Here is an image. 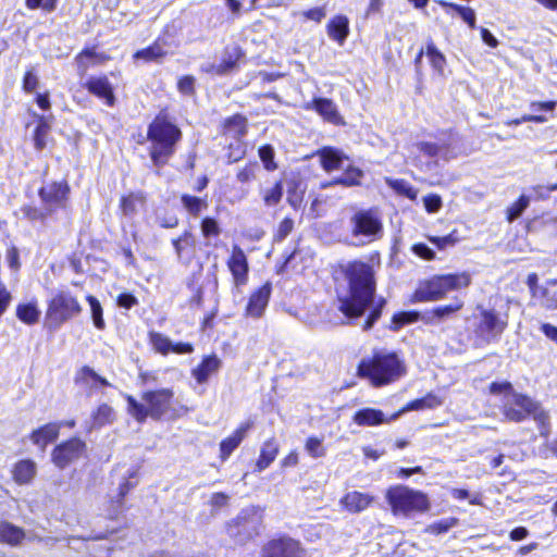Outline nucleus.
Segmentation results:
<instances>
[{"instance_id": "f257e3e1", "label": "nucleus", "mask_w": 557, "mask_h": 557, "mask_svg": "<svg viewBox=\"0 0 557 557\" xmlns=\"http://www.w3.org/2000/svg\"><path fill=\"white\" fill-rule=\"evenodd\" d=\"M342 273L347 283V292L338 297V310L348 321L356 320L373 306L363 330H369L380 319L386 299L375 300L376 280L373 267L363 261H349L342 265Z\"/></svg>"}, {"instance_id": "f03ea898", "label": "nucleus", "mask_w": 557, "mask_h": 557, "mask_svg": "<svg viewBox=\"0 0 557 557\" xmlns=\"http://www.w3.org/2000/svg\"><path fill=\"white\" fill-rule=\"evenodd\" d=\"M405 373L403 360L394 352H377L370 358H363L357 369L358 376L369 380L375 387L391 384Z\"/></svg>"}, {"instance_id": "7ed1b4c3", "label": "nucleus", "mask_w": 557, "mask_h": 557, "mask_svg": "<svg viewBox=\"0 0 557 557\" xmlns=\"http://www.w3.org/2000/svg\"><path fill=\"white\" fill-rule=\"evenodd\" d=\"M150 158L152 163L163 166L175 151V145L181 139L182 133L173 123L163 116H157L148 127Z\"/></svg>"}, {"instance_id": "20e7f679", "label": "nucleus", "mask_w": 557, "mask_h": 557, "mask_svg": "<svg viewBox=\"0 0 557 557\" xmlns=\"http://www.w3.org/2000/svg\"><path fill=\"white\" fill-rule=\"evenodd\" d=\"M504 416L511 422H521L532 417L540 430V435L547 438L552 431L550 417L537 401L522 395L513 394L511 400L504 404Z\"/></svg>"}, {"instance_id": "39448f33", "label": "nucleus", "mask_w": 557, "mask_h": 557, "mask_svg": "<svg viewBox=\"0 0 557 557\" xmlns=\"http://www.w3.org/2000/svg\"><path fill=\"white\" fill-rule=\"evenodd\" d=\"M174 393L170 388L145 392L141 396L144 404L138 403L133 396H127L128 412L139 422L147 417L159 420L170 409Z\"/></svg>"}, {"instance_id": "423d86ee", "label": "nucleus", "mask_w": 557, "mask_h": 557, "mask_svg": "<svg viewBox=\"0 0 557 557\" xmlns=\"http://www.w3.org/2000/svg\"><path fill=\"white\" fill-rule=\"evenodd\" d=\"M470 282L471 276L466 272L435 275L419 286L414 293V297L419 301L440 300L451 290L469 286Z\"/></svg>"}, {"instance_id": "0eeeda50", "label": "nucleus", "mask_w": 557, "mask_h": 557, "mask_svg": "<svg viewBox=\"0 0 557 557\" xmlns=\"http://www.w3.org/2000/svg\"><path fill=\"white\" fill-rule=\"evenodd\" d=\"M386 499L394 515L409 517L413 512H423L429 509V500L424 493L404 485L391 487L386 493Z\"/></svg>"}, {"instance_id": "6e6552de", "label": "nucleus", "mask_w": 557, "mask_h": 557, "mask_svg": "<svg viewBox=\"0 0 557 557\" xmlns=\"http://www.w3.org/2000/svg\"><path fill=\"white\" fill-rule=\"evenodd\" d=\"M82 312L78 300L69 292H58L48 302L45 324L49 330H57L73 317Z\"/></svg>"}, {"instance_id": "1a4fd4ad", "label": "nucleus", "mask_w": 557, "mask_h": 557, "mask_svg": "<svg viewBox=\"0 0 557 557\" xmlns=\"http://www.w3.org/2000/svg\"><path fill=\"white\" fill-rule=\"evenodd\" d=\"M507 327V321L495 310H482L475 325V336L480 344L498 342L500 335Z\"/></svg>"}, {"instance_id": "9d476101", "label": "nucleus", "mask_w": 557, "mask_h": 557, "mask_svg": "<svg viewBox=\"0 0 557 557\" xmlns=\"http://www.w3.org/2000/svg\"><path fill=\"white\" fill-rule=\"evenodd\" d=\"M351 233L354 236L374 238L382 233L383 225L379 215L373 210L356 212L351 219Z\"/></svg>"}, {"instance_id": "9b49d317", "label": "nucleus", "mask_w": 557, "mask_h": 557, "mask_svg": "<svg viewBox=\"0 0 557 557\" xmlns=\"http://www.w3.org/2000/svg\"><path fill=\"white\" fill-rule=\"evenodd\" d=\"M227 532L236 543L245 544L260 532V520L256 515L247 516L242 512L234 523L228 525Z\"/></svg>"}, {"instance_id": "f8f14e48", "label": "nucleus", "mask_w": 557, "mask_h": 557, "mask_svg": "<svg viewBox=\"0 0 557 557\" xmlns=\"http://www.w3.org/2000/svg\"><path fill=\"white\" fill-rule=\"evenodd\" d=\"M86 444L81 438L74 437L66 442H63L54 447L51 457L53 463L64 469L73 461L77 460L85 451Z\"/></svg>"}, {"instance_id": "ddd939ff", "label": "nucleus", "mask_w": 557, "mask_h": 557, "mask_svg": "<svg viewBox=\"0 0 557 557\" xmlns=\"http://www.w3.org/2000/svg\"><path fill=\"white\" fill-rule=\"evenodd\" d=\"M262 557H306L299 542L288 536L274 539L262 548Z\"/></svg>"}, {"instance_id": "4468645a", "label": "nucleus", "mask_w": 557, "mask_h": 557, "mask_svg": "<svg viewBox=\"0 0 557 557\" xmlns=\"http://www.w3.org/2000/svg\"><path fill=\"white\" fill-rule=\"evenodd\" d=\"M69 186L65 183H51L39 189V197L42 206L51 214L60 208L65 207Z\"/></svg>"}, {"instance_id": "2eb2a0df", "label": "nucleus", "mask_w": 557, "mask_h": 557, "mask_svg": "<svg viewBox=\"0 0 557 557\" xmlns=\"http://www.w3.org/2000/svg\"><path fill=\"white\" fill-rule=\"evenodd\" d=\"M227 267L234 280L235 290L237 293H242L240 287L246 285L248 281L249 267L247 257L239 246H233L232 255L227 261Z\"/></svg>"}, {"instance_id": "dca6fc26", "label": "nucleus", "mask_w": 557, "mask_h": 557, "mask_svg": "<svg viewBox=\"0 0 557 557\" xmlns=\"http://www.w3.org/2000/svg\"><path fill=\"white\" fill-rule=\"evenodd\" d=\"M463 307V301L455 298V300L445 306H438L434 309L424 311L420 319L423 323L429 325H438L442 322L450 319L456 312Z\"/></svg>"}, {"instance_id": "f3484780", "label": "nucleus", "mask_w": 557, "mask_h": 557, "mask_svg": "<svg viewBox=\"0 0 557 557\" xmlns=\"http://www.w3.org/2000/svg\"><path fill=\"white\" fill-rule=\"evenodd\" d=\"M177 259L183 264H189L196 253V237L190 231H185L178 238L172 240Z\"/></svg>"}, {"instance_id": "a211bd4d", "label": "nucleus", "mask_w": 557, "mask_h": 557, "mask_svg": "<svg viewBox=\"0 0 557 557\" xmlns=\"http://www.w3.org/2000/svg\"><path fill=\"white\" fill-rule=\"evenodd\" d=\"M252 424L253 423L251 421L242 423L231 436L226 437L220 443V458L223 461H225L240 445L248 431L252 428Z\"/></svg>"}, {"instance_id": "6ab92c4d", "label": "nucleus", "mask_w": 557, "mask_h": 557, "mask_svg": "<svg viewBox=\"0 0 557 557\" xmlns=\"http://www.w3.org/2000/svg\"><path fill=\"white\" fill-rule=\"evenodd\" d=\"M86 89L96 97L103 99L104 102L112 107L115 102L113 88L106 76L89 77L85 83Z\"/></svg>"}, {"instance_id": "aec40b11", "label": "nucleus", "mask_w": 557, "mask_h": 557, "mask_svg": "<svg viewBox=\"0 0 557 557\" xmlns=\"http://www.w3.org/2000/svg\"><path fill=\"white\" fill-rule=\"evenodd\" d=\"M271 295V285L269 283L261 286L249 298L246 312L249 317L260 318L269 302Z\"/></svg>"}, {"instance_id": "412c9836", "label": "nucleus", "mask_w": 557, "mask_h": 557, "mask_svg": "<svg viewBox=\"0 0 557 557\" xmlns=\"http://www.w3.org/2000/svg\"><path fill=\"white\" fill-rule=\"evenodd\" d=\"M221 360L215 355L206 356L198 367L191 370V375L198 384H205L209 377L221 368Z\"/></svg>"}, {"instance_id": "4be33fe9", "label": "nucleus", "mask_w": 557, "mask_h": 557, "mask_svg": "<svg viewBox=\"0 0 557 557\" xmlns=\"http://www.w3.org/2000/svg\"><path fill=\"white\" fill-rule=\"evenodd\" d=\"M60 423H47L44 426L34 430L30 434V441L45 451L47 445L55 441L60 433Z\"/></svg>"}, {"instance_id": "5701e85b", "label": "nucleus", "mask_w": 557, "mask_h": 557, "mask_svg": "<svg viewBox=\"0 0 557 557\" xmlns=\"http://www.w3.org/2000/svg\"><path fill=\"white\" fill-rule=\"evenodd\" d=\"M372 502L373 497L371 495L354 491L347 493L339 503L349 512L358 513L366 510Z\"/></svg>"}, {"instance_id": "b1692460", "label": "nucleus", "mask_w": 557, "mask_h": 557, "mask_svg": "<svg viewBox=\"0 0 557 557\" xmlns=\"http://www.w3.org/2000/svg\"><path fill=\"white\" fill-rule=\"evenodd\" d=\"M413 148L430 159L448 160L450 158V147L445 141H419L413 145Z\"/></svg>"}, {"instance_id": "393cba45", "label": "nucleus", "mask_w": 557, "mask_h": 557, "mask_svg": "<svg viewBox=\"0 0 557 557\" xmlns=\"http://www.w3.org/2000/svg\"><path fill=\"white\" fill-rule=\"evenodd\" d=\"M329 37L343 46L349 35V20L345 15L334 16L326 25Z\"/></svg>"}, {"instance_id": "a878e982", "label": "nucleus", "mask_w": 557, "mask_h": 557, "mask_svg": "<svg viewBox=\"0 0 557 557\" xmlns=\"http://www.w3.org/2000/svg\"><path fill=\"white\" fill-rule=\"evenodd\" d=\"M317 154L320 157L321 166L326 172L341 169L344 160L347 159L339 150L332 147H324Z\"/></svg>"}, {"instance_id": "bb28decb", "label": "nucleus", "mask_w": 557, "mask_h": 557, "mask_svg": "<svg viewBox=\"0 0 557 557\" xmlns=\"http://www.w3.org/2000/svg\"><path fill=\"white\" fill-rule=\"evenodd\" d=\"M354 422L361 426H375L387 422L383 411L374 408L358 410L352 418Z\"/></svg>"}, {"instance_id": "cd10ccee", "label": "nucleus", "mask_w": 557, "mask_h": 557, "mask_svg": "<svg viewBox=\"0 0 557 557\" xmlns=\"http://www.w3.org/2000/svg\"><path fill=\"white\" fill-rule=\"evenodd\" d=\"M278 445L274 438L268 440L261 447L259 459L256 463V471L265 470L276 458Z\"/></svg>"}, {"instance_id": "c85d7f7f", "label": "nucleus", "mask_w": 557, "mask_h": 557, "mask_svg": "<svg viewBox=\"0 0 557 557\" xmlns=\"http://www.w3.org/2000/svg\"><path fill=\"white\" fill-rule=\"evenodd\" d=\"M240 57L242 51L237 46L226 47L219 63L218 75L230 73L236 66Z\"/></svg>"}, {"instance_id": "c756f323", "label": "nucleus", "mask_w": 557, "mask_h": 557, "mask_svg": "<svg viewBox=\"0 0 557 557\" xmlns=\"http://www.w3.org/2000/svg\"><path fill=\"white\" fill-rule=\"evenodd\" d=\"M310 108H313L321 116L330 122H337L339 115L335 103L326 98H315Z\"/></svg>"}, {"instance_id": "7c9ffc66", "label": "nucleus", "mask_w": 557, "mask_h": 557, "mask_svg": "<svg viewBox=\"0 0 557 557\" xmlns=\"http://www.w3.org/2000/svg\"><path fill=\"white\" fill-rule=\"evenodd\" d=\"M24 537L25 533L23 529L7 521L0 523V539L2 542L15 546L18 545Z\"/></svg>"}, {"instance_id": "2f4dec72", "label": "nucleus", "mask_w": 557, "mask_h": 557, "mask_svg": "<svg viewBox=\"0 0 557 557\" xmlns=\"http://www.w3.org/2000/svg\"><path fill=\"white\" fill-rule=\"evenodd\" d=\"M306 193V185L305 183L299 178H293L288 182V188H287V202L293 207L294 209H299L304 196Z\"/></svg>"}, {"instance_id": "473e14b6", "label": "nucleus", "mask_w": 557, "mask_h": 557, "mask_svg": "<svg viewBox=\"0 0 557 557\" xmlns=\"http://www.w3.org/2000/svg\"><path fill=\"white\" fill-rule=\"evenodd\" d=\"M143 193H132L122 197L120 208L125 216H134L140 207L145 203Z\"/></svg>"}, {"instance_id": "72a5a7b5", "label": "nucleus", "mask_w": 557, "mask_h": 557, "mask_svg": "<svg viewBox=\"0 0 557 557\" xmlns=\"http://www.w3.org/2000/svg\"><path fill=\"white\" fill-rule=\"evenodd\" d=\"M363 176V172L355 166H349L346 171L337 178L332 181L329 184H323V187L331 185H344L346 187L358 186L361 183V178Z\"/></svg>"}, {"instance_id": "f704fd0d", "label": "nucleus", "mask_w": 557, "mask_h": 557, "mask_svg": "<svg viewBox=\"0 0 557 557\" xmlns=\"http://www.w3.org/2000/svg\"><path fill=\"white\" fill-rule=\"evenodd\" d=\"M13 473L17 483L26 484L36 473V463L32 460H21L16 463Z\"/></svg>"}, {"instance_id": "c9c22d12", "label": "nucleus", "mask_w": 557, "mask_h": 557, "mask_svg": "<svg viewBox=\"0 0 557 557\" xmlns=\"http://www.w3.org/2000/svg\"><path fill=\"white\" fill-rule=\"evenodd\" d=\"M168 51L164 49V44L158 39L152 46L139 50L135 53V58L145 59L147 61H158L162 59Z\"/></svg>"}, {"instance_id": "e433bc0d", "label": "nucleus", "mask_w": 557, "mask_h": 557, "mask_svg": "<svg viewBox=\"0 0 557 557\" xmlns=\"http://www.w3.org/2000/svg\"><path fill=\"white\" fill-rule=\"evenodd\" d=\"M385 182L387 186L398 195L404 196L410 200H414L417 198V190L407 181L387 177L385 178Z\"/></svg>"}, {"instance_id": "4c0bfd02", "label": "nucleus", "mask_w": 557, "mask_h": 557, "mask_svg": "<svg viewBox=\"0 0 557 557\" xmlns=\"http://www.w3.org/2000/svg\"><path fill=\"white\" fill-rule=\"evenodd\" d=\"M425 53L432 67L440 74H443L446 59L432 40L428 42Z\"/></svg>"}, {"instance_id": "58836bf2", "label": "nucleus", "mask_w": 557, "mask_h": 557, "mask_svg": "<svg viewBox=\"0 0 557 557\" xmlns=\"http://www.w3.org/2000/svg\"><path fill=\"white\" fill-rule=\"evenodd\" d=\"M16 315L24 323L34 324L38 321L40 311L38 310L36 304H24L17 306Z\"/></svg>"}, {"instance_id": "ea45409f", "label": "nucleus", "mask_w": 557, "mask_h": 557, "mask_svg": "<svg viewBox=\"0 0 557 557\" xmlns=\"http://www.w3.org/2000/svg\"><path fill=\"white\" fill-rule=\"evenodd\" d=\"M247 131V120L245 116L236 114L225 121V132L234 137H242Z\"/></svg>"}, {"instance_id": "a19ab883", "label": "nucleus", "mask_w": 557, "mask_h": 557, "mask_svg": "<svg viewBox=\"0 0 557 557\" xmlns=\"http://www.w3.org/2000/svg\"><path fill=\"white\" fill-rule=\"evenodd\" d=\"M440 5L443 8H450L455 10L460 17L471 27L475 28V12L471 8L462 7L455 3H449L446 1H438Z\"/></svg>"}, {"instance_id": "79ce46f5", "label": "nucleus", "mask_w": 557, "mask_h": 557, "mask_svg": "<svg viewBox=\"0 0 557 557\" xmlns=\"http://www.w3.org/2000/svg\"><path fill=\"white\" fill-rule=\"evenodd\" d=\"M86 300L88 301V304L90 306L94 325L98 330H103L106 327V322L102 317L103 311H102V307H101L99 300L91 295L87 296Z\"/></svg>"}, {"instance_id": "37998d69", "label": "nucleus", "mask_w": 557, "mask_h": 557, "mask_svg": "<svg viewBox=\"0 0 557 557\" xmlns=\"http://www.w3.org/2000/svg\"><path fill=\"white\" fill-rule=\"evenodd\" d=\"M150 343L153 348L162 355H168L173 348V343L170 338L157 332L150 333Z\"/></svg>"}, {"instance_id": "c03bdc74", "label": "nucleus", "mask_w": 557, "mask_h": 557, "mask_svg": "<svg viewBox=\"0 0 557 557\" xmlns=\"http://www.w3.org/2000/svg\"><path fill=\"white\" fill-rule=\"evenodd\" d=\"M94 418V426H102L107 423H110L114 419L113 409L107 404H102L98 407L97 411L92 416Z\"/></svg>"}, {"instance_id": "a18cd8bd", "label": "nucleus", "mask_w": 557, "mask_h": 557, "mask_svg": "<svg viewBox=\"0 0 557 557\" xmlns=\"http://www.w3.org/2000/svg\"><path fill=\"white\" fill-rule=\"evenodd\" d=\"M283 196V185L276 182L273 187L263 191V202L268 207L276 206Z\"/></svg>"}, {"instance_id": "49530a36", "label": "nucleus", "mask_w": 557, "mask_h": 557, "mask_svg": "<svg viewBox=\"0 0 557 557\" xmlns=\"http://www.w3.org/2000/svg\"><path fill=\"white\" fill-rule=\"evenodd\" d=\"M182 203L193 215H198L201 210L207 207V202L205 200L189 195L182 196Z\"/></svg>"}, {"instance_id": "de8ad7c7", "label": "nucleus", "mask_w": 557, "mask_h": 557, "mask_svg": "<svg viewBox=\"0 0 557 557\" xmlns=\"http://www.w3.org/2000/svg\"><path fill=\"white\" fill-rule=\"evenodd\" d=\"M440 405H442V400L437 396H435L433 394H429L421 399H416V400L411 401L408 405V409H411V410H420V409H424V408L431 409V408H435Z\"/></svg>"}, {"instance_id": "09e8293b", "label": "nucleus", "mask_w": 557, "mask_h": 557, "mask_svg": "<svg viewBox=\"0 0 557 557\" xmlns=\"http://www.w3.org/2000/svg\"><path fill=\"white\" fill-rule=\"evenodd\" d=\"M530 203L529 197L522 195L520 198L507 209V219L509 222L518 219Z\"/></svg>"}, {"instance_id": "8fccbe9b", "label": "nucleus", "mask_w": 557, "mask_h": 557, "mask_svg": "<svg viewBox=\"0 0 557 557\" xmlns=\"http://www.w3.org/2000/svg\"><path fill=\"white\" fill-rule=\"evenodd\" d=\"M98 58V54L91 50V49H85L83 50L77 57L75 58L77 67L81 74L86 73L89 65Z\"/></svg>"}, {"instance_id": "3c124183", "label": "nucleus", "mask_w": 557, "mask_h": 557, "mask_svg": "<svg viewBox=\"0 0 557 557\" xmlns=\"http://www.w3.org/2000/svg\"><path fill=\"white\" fill-rule=\"evenodd\" d=\"M259 170V165L257 162H249L243 169H240L236 178L239 183L247 184L256 178L257 171Z\"/></svg>"}, {"instance_id": "603ef678", "label": "nucleus", "mask_w": 557, "mask_h": 557, "mask_svg": "<svg viewBox=\"0 0 557 557\" xmlns=\"http://www.w3.org/2000/svg\"><path fill=\"white\" fill-rule=\"evenodd\" d=\"M21 211L24 214V216L26 219H28L29 221H44L49 215H51V213L48 212V210H46L45 206H42V208H36L33 206H24L21 209Z\"/></svg>"}, {"instance_id": "864d4df0", "label": "nucleus", "mask_w": 557, "mask_h": 557, "mask_svg": "<svg viewBox=\"0 0 557 557\" xmlns=\"http://www.w3.org/2000/svg\"><path fill=\"white\" fill-rule=\"evenodd\" d=\"M305 449L312 458H320L325 455V448L322 445V440L314 436L309 437L306 441Z\"/></svg>"}, {"instance_id": "5fc2aeb1", "label": "nucleus", "mask_w": 557, "mask_h": 557, "mask_svg": "<svg viewBox=\"0 0 557 557\" xmlns=\"http://www.w3.org/2000/svg\"><path fill=\"white\" fill-rule=\"evenodd\" d=\"M259 157L268 171H274L277 166L274 162V149L269 146H262L259 148Z\"/></svg>"}, {"instance_id": "6e6d98bb", "label": "nucleus", "mask_w": 557, "mask_h": 557, "mask_svg": "<svg viewBox=\"0 0 557 557\" xmlns=\"http://www.w3.org/2000/svg\"><path fill=\"white\" fill-rule=\"evenodd\" d=\"M201 233L206 238L216 237L221 233L218 222L212 218H205L201 221Z\"/></svg>"}, {"instance_id": "4d7b16f0", "label": "nucleus", "mask_w": 557, "mask_h": 557, "mask_svg": "<svg viewBox=\"0 0 557 557\" xmlns=\"http://www.w3.org/2000/svg\"><path fill=\"white\" fill-rule=\"evenodd\" d=\"M294 221L290 218H285L277 226L274 234V240L283 242L293 231Z\"/></svg>"}, {"instance_id": "13d9d810", "label": "nucleus", "mask_w": 557, "mask_h": 557, "mask_svg": "<svg viewBox=\"0 0 557 557\" xmlns=\"http://www.w3.org/2000/svg\"><path fill=\"white\" fill-rule=\"evenodd\" d=\"M457 523V520L454 518L441 520L437 522L432 523L428 527V531L433 534H442L447 532L449 529L455 527Z\"/></svg>"}, {"instance_id": "bf43d9fd", "label": "nucleus", "mask_w": 557, "mask_h": 557, "mask_svg": "<svg viewBox=\"0 0 557 557\" xmlns=\"http://www.w3.org/2000/svg\"><path fill=\"white\" fill-rule=\"evenodd\" d=\"M542 302L547 309H557V290L550 292L548 287L541 288Z\"/></svg>"}, {"instance_id": "052dcab7", "label": "nucleus", "mask_w": 557, "mask_h": 557, "mask_svg": "<svg viewBox=\"0 0 557 557\" xmlns=\"http://www.w3.org/2000/svg\"><path fill=\"white\" fill-rule=\"evenodd\" d=\"M48 133V127L45 123H40L36 129L34 135V144L37 150H42L46 147V136Z\"/></svg>"}, {"instance_id": "680f3d73", "label": "nucleus", "mask_w": 557, "mask_h": 557, "mask_svg": "<svg viewBox=\"0 0 557 557\" xmlns=\"http://www.w3.org/2000/svg\"><path fill=\"white\" fill-rule=\"evenodd\" d=\"M7 262L11 270L18 271L21 268L20 252L15 246L8 248L5 253Z\"/></svg>"}, {"instance_id": "e2e57ef3", "label": "nucleus", "mask_w": 557, "mask_h": 557, "mask_svg": "<svg viewBox=\"0 0 557 557\" xmlns=\"http://www.w3.org/2000/svg\"><path fill=\"white\" fill-rule=\"evenodd\" d=\"M39 84L37 75L33 71L25 73L23 78V89L26 92H33Z\"/></svg>"}, {"instance_id": "0e129e2a", "label": "nucleus", "mask_w": 557, "mask_h": 557, "mask_svg": "<svg viewBox=\"0 0 557 557\" xmlns=\"http://www.w3.org/2000/svg\"><path fill=\"white\" fill-rule=\"evenodd\" d=\"M412 251L424 260H433L435 258V252L422 243L413 245Z\"/></svg>"}, {"instance_id": "69168bd1", "label": "nucleus", "mask_w": 557, "mask_h": 557, "mask_svg": "<svg viewBox=\"0 0 557 557\" xmlns=\"http://www.w3.org/2000/svg\"><path fill=\"white\" fill-rule=\"evenodd\" d=\"M195 78L193 76H184L178 81V90L184 95H193L195 90Z\"/></svg>"}, {"instance_id": "338daca9", "label": "nucleus", "mask_w": 557, "mask_h": 557, "mask_svg": "<svg viewBox=\"0 0 557 557\" xmlns=\"http://www.w3.org/2000/svg\"><path fill=\"white\" fill-rule=\"evenodd\" d=\"M79 380L85 382L86 384H97V381L100 380V375L97 374L91 368L84 367L79 372Z\"/></svg>"}, {"instance_id": "774afa93", "label": "nucleus", "mask_w": 557, "mask_h": 557, "mask_svg": "<svg viewBox=\"0 0 557 557\" xmlns=\"http://www.w3.org/2000/svg\"><path fill=\"white\" fill-rule=\"evenodd\" d=\"M490 392L495 395L511 393V397L509 400L512 399V395L515 394V393H512V386L509 382H502V383L493 382L490 386Z\"/></svg>"}]
</instances>
